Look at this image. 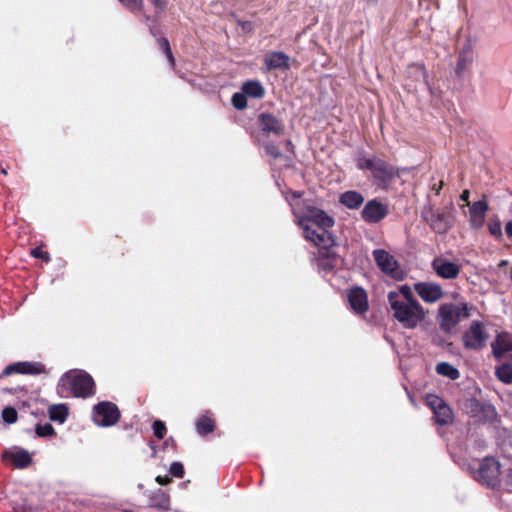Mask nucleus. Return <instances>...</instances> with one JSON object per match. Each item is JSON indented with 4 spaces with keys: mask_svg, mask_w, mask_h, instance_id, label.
Masks as SVG:
<instances>
[{
    "mask_svg": "<svg viewBox=\"0 0 512 512\" xmlns=\"http://www.w3.org/2000/svg\"><path fill=\"white\" fill-rule=\"evenodd\" d=\"M57 393L64 398H88L95 394V382L87 372L69 370L61 376Z\"/></svg>",
    "mask_w": 512,
    "mask_h": 512,
    "instance_id": "f257e3e1",
    "label": "nucleus"
},
{
    "mask_svg": "<svg viewBox=\"0 0 512 512\" xmlns=\"http://www.w3.org/2000/svg\"><path fill=\"white\" fill-rule=\"evenodd\" d=\"M356 166L360 170L370 171L373 183L384 189L398 176L397 168L379 157L366 158L360 155L356 158Z\"/></svg>",
    "mask_w": 512,
    "mask_h": 512,
    "instance_id": "f03ea898",
    "label": "nucleus"
},
{
    "mask_svg": "<svg viewBox=\"0 0 512 512\" xmlns=\"http://www.w3.org/2000/svg\"><path fill=\"white\" fill-rule=\"evenodd\" d=\"M422 219L438 234H446L455 224V208L452 202L443 208L425 206L421 213Z\"/></svg>",
    "mask_w": 512,
    "mask_h": 512,
    "instance_id": "7ed1b4c3",
    "label": "nucleus"
},
{
    "mask_svg": "<svg viewBox=\"0 0 512 512\" xmlns=\"http://www.w3.org/2000/svg\"><path fill=\"white\" fill-rule=\"evenodd\" d=\"M473 306L466 302L460 304L444 303L438 309V322L440 328L445 333H450L463 319L470 317V311Z\"/></svg>",
    "mask_w": 512,
    "mask_h": 512,
    "instance_id": "20e7f679",
    "label": "nucleus"
},
{
    "mask_svg": "<svg viewBox=\"0 0 512 512\" xmlns=\"http://www.w3.org/2000/svg\"><path fill=\"white\" fill-rule=\"evenodd\" d=\"M501 464L492 456L484 457L476 471L473 472V478L482 485L491 489L500 486Z\"/></svg>",
    "mask_w": 512,
    "mask_h": 512,
    "instance_id": "39448f33",
    "label": "nucleus"
},
{
    "mask_svg": "<svg viewBox=\"0 0 512 512\" xmlns=\"http://www.w3.org/2000/svg\"><path fill=\"white\" fill-rule=\"evenodd\" d=\"M297 218V224L304 226L309 222L318 226L319 229H329L334 226V219L329 216L324 210L316 208L306 202H303V213L299 214L294 211Z\"/></svg>",
    "mask_w": 512,
    "mask_h": 512,
    "instance_id": "423d86ee",
    "label": "nucleus"
},
{
    "mask_svg": "<svg viewBox=\"0 0 512 512\" xmlns=\"http://www.w3.org/2000/svg\"><path fill=\"white\" fill-rule=\"evenodd\" d=\"M129 10L142 14L146 19L157 17L162 12L168 0H120Z\"/></svg>",
    "mask_w": 512,
    "mask_h": 512,
    "instance_id": "0eeeda50",
    "label": "nucleus"
},
{
    "mask_svg": "<svg viewBox=\"0 0 512 512\" xmlns=\"http://www.w3.org/2000/svg\"><path fill=\"white\" fill-rule=\"evenodd\" d=\"M120 417V410L113 402L102 401L93 408V420L99 426H113L119 421Z\"/></svg>",
    "mask_w": 512,
    "mask_h": 512,
    "instance_id": "6e6552de",
    "label": "nucleus"
},
{
    "mask_svg": "<svg viewBox=\"0 0 512 512\" xmlns=\"http://www.w3.org/2000/svg\"><path fill=\"white\" fill-rule=\"evenodd\" d=\"M425 403L432 410L433 418L438 425L445 426L453 422V411L442 398L430 394L425 398Z\"/></svg>",
    "mask_w": 512,
    "mask_h": 512,
    "instance_id": "1a4fd4ad",
    "label": "nucleus"
},
{
    "mask_svg": "<svg viewBox=\"0 0 512 512\" xmlns=\"http://www.w3.org/2000/svg\"><path fill=\"white\" fill-rule=\"evenodd\" d=\"M488 335L484 331V325L480 321H473L470 327L462 336L463 345L466 349L481 350L485 344Z\"/></svg>",
    "mask_w": 512,
    "mask_h": 512,
    "instance_id": "9d476101",
    "label": "nucleus"
},
{
    "mask_svg": "<svg viewBox=\"0 0 512 512\" xmlns=\"http://www.w3.org/2000/svg\"><path fill=\"white\" fill-rule=\"evenodd\" d=\"M257 124L266 137L274 135L280 137L285 132V124L282 119L270 112H262L257 117Z\"/></svg>",
    "mask_w": 512,
    "mask_h": 512,
    "instance_id": "9b49d317",
    "label": "nucleus"
},
{
    "mask_svg": "<svg viewBox=\"0 0 512 512\" xmlns=\"http://www.w3.org/2000/svg\"><path fill=\"white\" fill-rule=\"evenodd\" d=\"M347 300L351 311L360 317H365L369 310L368 294L364 288L354 286L348 290Z\"/></svg>",
    "mask_w": 512,
    "mask_h": 512,
    "instance_id": "f8f14e48",
    "label": "nucleus"
},
{
    "mask_svg": "<svg viewBox=\"0 0 512 512\" xmlns=\"http://www.w3.org/2000/svg\"><path fill=\"white\" fill-rule=\"evenodd\" d=\"M390 306L394 311L395 319L402 323L404 327L414 328L416 326V301H400L399 304H390Z\"/></svg>",
    "mask_w": 512,
    "mask_h": 512,
    "instance_id": "ddd939ff",
    "label": "nucleus"
},
{
    "mask_svg": "<svg viewBox=\"0 0 512 512\" xmlns=\"http://www.w3.org/2000/svg\"><path fill=\"white\" fill-rule=\"evenodd\" d=\"M46 372V367L41 362H16L6 366L2 373H0V378L9 376L14 373L26 375H40Z\"/></svg>",
    "mask_w": 512,
    "mask_h": 512,
    "instance_id": "4468645a",
    "label": "nucleus"
},
{
    "mask_svg": "<svg viewBox=\"0 0 512 512\" xmlns=\"http://www.w3.org/2000/svg\"><path fill=\"white\" fill-rule=\"evenodd\" d=\"M300 227L303 229L304 238L312 242L319 249L322 247L325 248L336 246L335 239L333 235L328 231V229H320L318 232L317 230L311 228L308 224Z\"/></svg>",
    "mask_w": 512,
    "mask_h": 512,
    "instance_id": "2eb2a0df",
    "label": "nucleus"
},
{
    "mask_svg": "<svg viewBox=\"0 0 512 512\" xmlns=\"http://www.w3.org/2000/svg\"><path fill=\"white\" fill-rule=\"evenodd\" d=\"M373 257L382 272L393 278H399L398 263L389 252L383 249H375Z\"/></svg>",
    "mask_w": 512,
    "mask_h": 512,
    "instance_id": "dca6fc26",
    "label": "nucleus"
},
{
    "mask_svg": "<svg viewBox=\"0 0 512 512\" xmlns=\"http://www.w3.org/2000/svg\"><path fill=\"white\" fill-rule=\"evenodd\" d=\"M340 260V256L333 251V247L320 248L315 257L318 269L326 273L334 271Z\"/></svg>",
    "mask_w": 512,
    "mask_h": 512,
    "instance_id": "f3484780",
    "label": "nucleus"
},
{
    "mask_svg": "<svg viewBox=\"0 0 512 512\" xmlns=\"http://www.w3.org/2000/svg\"><path fill=\"white\" fill-rule=\"evenodd\" d=\"M387 214V206L377 199L368 201L361 211V217L367 223H378L384 219Z\"/></svg>",
    "mask_w": 512,
    "mask_h": 512,
    "instance_id": "a211bd4d",
    "label": "nucleus"
},
{
    "mask_svg": "<svg viewBox=\"0 0 512 512\" xmlns=\"http://www.w3.org/2000/svg\"><path fill=\"white\" fill-rule=\"evenodd\" d=\"M432 267L437 275L443 279H455L460 273V266L443 257H437L432 262Z\"/></svg>",
    "mask_w": 512,
    "mask_h": 512,
    "instance_id": "6ab92c4d",
    "label": "nucleus"
},
{
    "mask_svg": "<svg viewBox=\"0 0 512 512\" xmlns=\"http://www.w3.org/2000/svg\"><path fill=\"white\" fill-rule=\"evenodd\" d=\"M471 413L482 423H492L497 416L493 405L482 403L478 400H472L470 404Z\"/></svg>",
    "mask_w": 512,
    "mask_h": 512,
    "instance_id": "aec40b11",
    "label": "nucleus"
},
{
    "mask_svg": "<svg viewBox=\"0 0 512 512\" xmlns=\"http://www.w3.org/2000/svg\"><path fill=\"white\" fill-rule=\"evenodd\" d=\"M444 293L439 284L431 282H418V296L427 303H435L443 297Z\"/></svg>",
    "mask_w": 512,
    "mask_h": 512,
    "instance_id": "412c9836",
    "label": "nucleus"
},
{
    "mask_svg": "<svg viewBox=\"0 0 512 512\" xmlns=\"http://www.w3.org/2000/svg\"><path fill=\"white\" fill-rule=\"evenodd\" d=\"M488 208L485 196H483L481 200L470 205V225L472 228L479 229L483 226Z\"/></svg>",
    "mask_w": 512,
    "mask_h": 512,
    "instance_id": "4be33fe9",
    "label": "nucleus"
},
{
    "mask_svg": "<svg viewBox=\"0 0 512 512\" xmlns=\"http://www.w3.org/2000/svg\"><path fill=\"white\" fill-rule=\"evenodd\" d=\"M289 61V56L281 51L269 52L264 56V64L268 70L289 69Z\"/></svg>",
    "mask_w": 512,
    "mask_h": 512,
    "instance_id": "5701e85b",
    "label": "nucleus"
},
{
    "mask_svg": "<svg viewBox=\"0 0 512 512\" xmlns=\"http://www.w3.org/2000/svg\"><path fill=\"white\" fill-rule=\"evenodd\" d=\"M4 459H9L13 466L18 469H25L32 463V457L25 449H17L11 452H5Z\"/></svg>",
    "mask_w": 512,
    "mask_h": 512,
    "instance_id": "b1692460",
    "label": "nucleus"
},
{
    "mask_svg": "<svg viewBox=\"0 0 512 512\" xmlns=\"http://www.w3.org/2000/svg\"><path fill=\"white\" fill-rule=\"evenodd\" d=\"M491 347L495 358L500 359L505 353L512 351V337L508 333L498 334Z\"/></svg>",
    "mask_w": 512,
    "mask_h": 512,
    "instance_id": "393cba45",
    "label": "nucleus"
},
{
    "mask_svg": "<svg viewBox=\"0 0 512 512\" xmlns=\"http://www.w3.org/2000/svg\"><path fill=\"white\" fill-rule=\"evenodd\" d=\"M474 60L473 50L469 46L464 48L458 56L457 65L455 68V73L458 77H463L464 74L470 69Z\"/></svg>",
    "mask_w": 512,
    "mask_h": 512,
    "instance_id": "a878e982",
    "label": "nucleus"
},
{
    "mask_svg": "<svg viewBox=\"0 0 512 512\" xmlns=\"http://www.w3.org/2000/svg\"><path fill=\"white\" fill-rule=\"evenodd\" d=\"M339 202L348 209H358L364 203V197L357 191L349 190L340 195Z\"/></svg>",
    "mask_w": 512,
    "mask_h": 512,
    "instance_id": "bb28decb",
    "label": "nucleus"
},
{
    "mask_svg": "<svg viewBox=\"0 0 512 512\" xmlns=\"http://www.w3.org/2000/svg\"><path fill=\"white\" fill-rule=\"evenodd\" d=\"M388 301L390 304L397 305L400 301L414 302L416 300L412 296L411 288L407 285H403L398 291H390L388 293Z\"/></svg>",
    "mask_w": 512,
    "mask_h": 512,
    "instance_id": "cd10ccee",
    "label": "nucleus"
},
{
    "mask_svg": "<svg viewBox=\"0 0 512 512\" xmlns=\"http://www.w3.org/2000/svg\"><path fill=\"white\" fill-rule=\"evenodd\" d=\"M150 505L153 508H156L161 511H169L170 510V496L161 489L153 492L150 497Z\"/></svg>",
    "mask_w": 512,
    "mask_h": 512,
    "instance_id": "c85d7f7f",
    "label": "nucleus"
},
{
    "mask_svg": "<svg viewBox=\"0 0 512 512\" xmlns=\"http://www.w3.org/2000/svg\"><path fill=\"white\" fill-rule=\"evenodd\" d=\"M242 92L249 97L261 99L265 95V89L259 81L249 80L242 85Z\"/></svg>",
    "mask_w": 512,
    "mask_h": 512,
    "instance_id": "c756f323",
    "label": "nucleus"
},
{
    "mask_svg": "<svg viewBox=\"0 0 512 512\" xmlns=\"http://www.w3.org/2000/svg\"><path fill=\"white\" fill-rule=\"evenodd\" d=\"M196 431L199 435L206 436L209 433H212L215 430L216 424L213 418L202 415L196 421Z\"/></svg>",
    "mask_w": 512,
    "mask_h": 512,
    "instance_id": "7c9ffc66",
    "label": "nucleus"
},
{
    "mask_svg": "<svg viewBox=\"0 0 512 512\" xmlns=\"http://www.w3.org/2000/svg\"><path fill=\"white\" fill-rule=\"evenodd\" d=\"M49 417L52 421L63 423L68 417V407L65 404L52 405L49 408Z\"/></svg>",
    "mask_w": 512,
    "mask_h": 512,
    "instance_id": "2f4dec72",
    "label": "nucleus"
},
{
    "mask_svg": "<svg viewBox=\"0 0 512 512\" xmlns=\"http://www.w3.org/2000/svg\"><path fill=\"white\" fill-rule=\"evenodd\" d=\"M436 372L439 375L447 377L451 380H457L460 377V373L458 369H456L453 365L448 362H440L436 365Z\"/></svg>",
    "mask_w": 512,
    "mask_h": 512,
    "instance_id": "473e14b6",
    "label": "nucleus"
},
{
    "mask_svg": "<svg viewBox=\"0 0 512 512\" xmlns=\"http://www.w3.org/2000/svg\"><path fill=\"white\" fill-rule=\"evenodd\" d=\"M496 377L504 384L512 383V364L503 363L495 369Z\"/></svg>",
    "mask_w": 512,
    "mask_h": 512,
    "instance_id": "72a5a7b5",
    "label": "nucleus"
},
{
    "mask_svg": "<svg viewBox=\"0 0 512 512\" xmlns=\"http://www.w3.org/2000/svg\"><path fill=\"white\" fill-rule=\"evenodd\" d=\"M157 43H158L159 48L166 55L171 68H174L175 67V58L173 56L168 39L165 37L158 38Z\"/></svg>",
    "mask_w": 512,
    "mask_h": 512,
    "instance_id": "f704fd0d",
    "label": "nucleus"
},
{
    "mask_svg": "<svg viewBox=\"0 0 512 512\" xmlns=\"http://www.w3.org/2000/svg\"><path fill=\"white\" fill-rule=\"evenodd\" d=\"M231 102L237 110H244L247 107V96L243 92L234 93Z\"/></svg>",
    "mask_w": 512,
    "mask_h": 512,
    "instance_id": "c9c22d12",
    "label": "nucleus"
},
{
    "mask_svg": "<svg viewBox=\"0 0 512 512\" xmlns=\"http://www.w3.org/2000/svg\"><path fill=\"white\" fill-rule=\"evenodd\" d=\"M35 432L39 437H48L56 434L53 426L50 423L37 424Z\"/></svg>",
    "mask_w": 512,
    "mask_h": 512,
    "instance_id": "e433bc0d",
    "label": "nucleus"
},
{
    "mask_svg": "<svg viewBox=\"0 0 512 512\" xmlns=\"http://www.w3.org/2000/svg\"><path fill=\"white\" fill-rule=\"evenodd\" d=\"M2 418L4 422L8 424H13L17 421L18 413L16 409L11 406L5 407L2 411Z\"/></svg>",
    "mask_w": 512,
    "mask_h": 512,
    "instance_id": "4c0bfd02",
    "label": "nucleus"
},
{
    "mask_svg": "<svg viewBox=\"0 0 512 512\" xmlns=\"http://www.w3.org/2000/svg\"><path fill=\"white\" fill-rule=\"evenodd\" d=\"M153 433L158 439H163L167 433L166 425L161 420H155L152 425Z\"/></svg>",
    "mask_w": 512,
    "mask_h": 512,
    "instance_id": "58836bf2",
    "label": "nucleus"
},
{
    "mask_svg": "<svg viewBox=\"0 0 512 512\" xmlns=\"http://www.w3.org/2000/svg\"><path fill=\"white\" fill-rule=\"evenodd\" d=\"M265 152L273 160H277L282 156V153L277 145L272 142H268L264 145Z\"/></svg>",
    "mask_w": 512,
    "mask_h": 512,
    "instance_id": "ea45409f",
    "label": "nucleus"
},
{
    "mask_svg": "<svg viewBox=\"0 0 512 512\" xmlns=\"http://www.w3.org/2000/svg\"><path fill=\"white\" fill-rule=\"evenodd\" d=\"M30 254L34 258L41 259L45 263H49L51 261L50 254L47 251L42 250L41 247L33 248Z\"/></svg>",
    "mask_w": 512,
    "mask_h": 512,
    "instance_id": "a19ab883",
    "label": "nucleus"
},
{
    "mask_svg": "<svg viewBox=\"0 0 512 512\" xmlns=\"http://www.w3.org/2000/svg\"><path fill=\"white\" fill-rule=\"evenodd\" d=\"M488 230H489V233L494 236V237H501L502 236V231H501V222L499 219H496L494 221H490L488 223Z\"/></svg>",
    "mask_w": 512,
    "mask_h": 512,
    "instance_id": "79ce46f5",
    "label": "nucleus"
},
{
    "mask_svg": "<svg viewBox=\"0 0 512 512\" xmlns=\"http://www.w3.org/2000/svg\"><path fill=\"white\" fill-rule=\"evenodd\" d=\"M169 472L174 477L183 478L185 473L183 464L181 462H173L170 465Z\"/></svg>",
    "mask_w": 512,
    "mask_h": 512,
    "instance_id": "37998d69",
    "label": "nucleus"
},
{
    "mask_svg": "<svg viewBox=\"0 0 512 512\" xmlns=\"http://www.w3.org/2000/svg\"><path fill=\"white\" fill-rule=\"evenodd\" d=\"M444 185V182L442 179H435V177H431L430 178V182H429V189L431 191H434L437 195L439 194L440 190L442 189Z\"/></svg>",
    "mask_w": 512,
    "mask_h": 512,
    "instance_id": "c03bdc74",
    "label": "nucleus"
},
{
    "mask_svg": "<svg viewBox=\"0 0 512 512\" xmlns=\"http://www.w3.org/2000/svg\"><path fill=\"white\" fill-rule=\"evenodd\" d=\"M13 509L15 512H34L33 507L30 504H27L26 502H23L21 504H15Z\"/></svg>",
    "mask_w": 512,
    "mask_h": 512,
    "instance_id": "a18cd8bd",
    "label": "nucleus"
},
{
    "mask_svg": "<svg viewBox=\"0 0 512 512\" xmlns=\"http://www.w3.org/2000/svg\"><path fill=\"white\" fill-rule=\"evenodd\" d=\"M155 480L159 485H162V486L168 485L169 483L172 482V478H170L168 475H165V476L159 475L156 477Z\"/></svg>",
    "mask_w": 512,
    "mask_h": 512,
    "instance_id": "49530a36",
    "label": "nucleus"
},
{
    "mask_svg": "<svg viewBox=\"0 0 512 512\" xmlns=\"http://www.w3.org/2000/svg\"><path fill=\"white\" fill-rule=\"evenodd\" d=\"M504 483L508 487H512V468L508 469L504 476Z\"/></svg>",
    "mask_w": 512,
    "mask_h": 512,
    "instance_id": "de8ad7c7",
    "label": "nucleus"
},
{
    "mask_svg": "<svg viewBox=\"0 0 512 512\" xmlns=\"http://www.w3.org/2000/svg\"><path fill=\"white\" fill-rule=\"evenodd\" d=\"M469 197H470V191L465 189L462 191L461 195H460V200L465 202L467 205H469Z\"/></svg>",
    "mask_w": 512,
    "mask_h": 512,
    "instance_id": "09e8293b",
    "label": "nucleus"
},
{
    "mask_svg": "<svg viewBox=\"0 0 512 512\" xmlns=\"http://www.w3.org/2000/svg\"><path fill=\"white\" fill-rule=\"evenodd\" d=\"M505 233L508 238L512 239V221H509L505 225Z\"/></svg>",
    "mask_w": 512,
    "mask_h": 512,
    "instance_id": "8fccbe9b",
    "label": "nucleus"
},
{
    "mask_svg": "<svg viewBox=\"0 0 512 512\" xmlns=\"http://www.w3.org/2000/svg\"><path fill=\"white\" fill-rule=\"evenodd\" d=\"M239 25L244 29V30H250L251 27H252V23L250 21H240L239 22Z\"/></svg>",
    "mask_w": 512,
    "mask_h": 512,
    "instance_id": "3c124183",
    "label": "nucleus"
},
{
    "mask_svg": "<svg viewBox=\"0 0 512 512\" xmlns=\"http://www.w3.org/2000/svg\"><path fill=\"white\" fill-rule=\"evenodd\" d=\"M425 316L424 309L418 304V321H421Z\"/></svg>",
    "mask_w": 512,
    "mask_h": 512,
    "instance_id": "603ef678",
    "label": "nucleus"
},
{
    "mask_svg": "<svg viewBox=\"0 0 512 512\" xmlns=\"http://www.w3.org/2000/svg\"><path fill=\"white\" fill-rule=\"evenodd\" d=\"M405 390L407 392V395H408L410 401L413 403L414 402V395L410 391H408V389L406 387H405Z\"/></svg>",
    "mask_w": 512,
    "mask_h": 512,
    "instance_id": "864d4df0",
    "label": "nucleus"
},
{
    "mask_svg": "<svg viewBox=\"0 0 512 512\" xmlns=\"http://www.w3.org/2000/svg\"><path fill=\"white\" fill-rule=\"evenodd\" d=\"M405 361H406V360H405V358H404V357H402V358H401V360H400V366H401V368H404V366H405Z\"/></svg>",
    "mask_w": 512,
    "mask_h": 512,
    "instance_id": "5fc2aeb1",
    "label": "nucleus"
},
{
    "mask_svg": "<svg viewBox=\"0 0 512 512\" xmlns=\"http://www.w3.org/2000/svg\"><path fill=\"white\" fill-rule=\"evenodd\" d=\"M168 440L171 442V444L173 445V447H175V446H176V443H175V441H174V439H173V438H170V439H168Z\"/></svg>",
    "mask_w": 512,
    "mask_h": 512,
    "instance_id": "6e6d98bb",
    "label": "nucleus"
},
{
    "mask_svg": "<svg viewBox=\"0 0 512 512\" xmlns=\"http://www.w3.org/2000/svg\"><path fill=\"white\" fill-rule=\"evenodd\" d=\"M507 264V261L506 260H502L499 264V266H503V265H506Z\"/></svg>",
    "mask_w": 512,
    "mask_h": 512,
    "instance_id": "4d7b16f0",
    "label": "nucleus"
},
{
    "mask_svg": "<svg viewBox=\"0 0 512 512\" xmlns=\"http://www.w3.org/2000/svg\"><path fill=\"white\" fill-rule=\"evenodd\" d=\"M1 172H2L4 175H7V171H6V169L2 168Z\"/></svg>",
    "mask_w": 512,
    "mask_h": 512,
    "instance_id": "13d9d810",
    "label": "nucleus"
},
{
    "mask_svg": "<svg viewBox=\"0 0 512 512\" xmlns=\"http://www.w3.org/2000/svg\"><path fill=\"white\" fill-rule=\"evenodd\" d=\"M294 196H295V197H300V196H301V193L295 192V193H294Z\"/></svg>",
    "mask_w": 512,
    "mask_h": 512,
    "instance_id": "bf43d9fd",
    "label": "nucleus"
},
{
    "mask_svg": "<svg viewBox=\"0 0 512 512\" xmlns=\"http://www.w3.org/2000/svg\"><path fill=\"white\" fill-rule=\"evenodd\" d=\"M290 145H292L291 140H287V146H290Z\"/></svg>",
    "mask_w": 512,
    "mask_h": 512,
    "instance_id": "052dcab7",
    "label": "nucleus"
},
{
    "mask_svg": "<svg viewBox=\"0 0 512 512\" xmlns=\"http://www.w3.org/2000/svg\"><path fill=\"white\" fill-rule=\"evenodd\" d=\"M165 445H166V446H167V445H171V442H170L169 440H167V441L165 442Z\"/></svg>",
    "mask_w": 512,
    "mask_h": 512,
    "instance_id": "680f3d73",
    "label": "nucleus"
}]
</instances>
